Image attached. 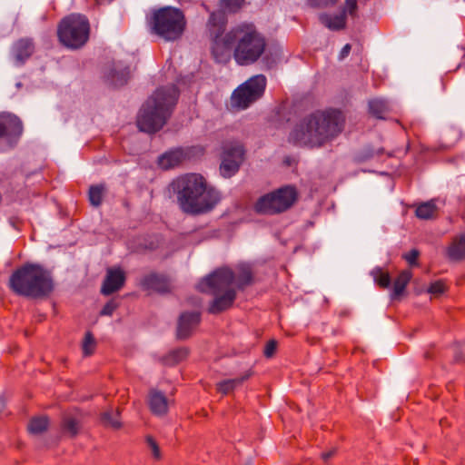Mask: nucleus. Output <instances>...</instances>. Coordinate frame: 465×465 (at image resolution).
Here are the masks:
<instances>
[{
	"label": "nucleus",
	"instance_id": "1",
	"mask_svg": "<svg viewBox=\"0 0 465 465\" xmlns=\"http://www.w3.org/2000/svg\"><path fill=\"white\" fill-rule=\"evenodd\" d=\"M252 272L249 264L241 263L237 267V276L228 268H221L203 279L197 285L200 292H209L214 296L209 312L219 313L230 308L236 297L233 287L235 282L238 289H242L252 283Z\"/></svg>",
	"mask_w": 465,
	"mask_h": 465
},
{
	"label": "nucleus",
	"instance_id": "2",
	"mask_svg": "<svg viewBox=\"0 0 465 465\" xmlns=\"http://www.w3.org/2000/svg\"><path fill=\"white\" fill-rule=\"evenodd\" d=\"M342 123L340 112L313 113L295 125L289 142L298 146L320 147L341 132Z\"/></svg>",
	"mask_w": 465,
	"mask_h": 465
},
{
	"label": "nucleus",
	"instance_id": "3",
	"mask_svg": "<svg viewBox=\"0 0 465 465\" xmlns=\"http://www.w3.org/2000/svg\"><path fill=\"white\" fill-rule=\"evenodd\" d=\"M170 188L176 194L181 209L187 213H207L220 201L219 192L207 187L204 178L197 173L178 177Z\"/></svg>",
	"mask_w": 465,
	"mask_h": 465
},
{
	"label": "nucleus",
	"instance_id": "4",
	"mask_svg": "<svg viewBox=\"0 0 465 465\" xmlns=\"http://www.w3.org/2000/svg\"><path fill=\"white\" fill-rule=\"evenodd\" d=\"M226 47L233 49V58L239 65L257 62L265 52L266 40L252 23L233 26L223 37Z\"/></svg>",
	"mask_w": 465,
	"mask_h": 465
},
{
	"label": "nucleus",
	"instance_id": "5",
	"mask_svg": "<svg viewBox=\"0 0 465 465\" xmlns=\"http://www.w3.org/2000/svg\"><path fill=\"white\" fill-rule=\"evenodd\" d=\"M178 95V90L173 84L157 89L139 112L138 128L145 133H155L162 129L172 114Z\"/></svg>",
	"mask_w": 465,
	"mask_h": 465
},
{
	"label": "nucleus",
	"instance_id": "6",
	"mask_svg": "<svg viewBox=\"0 0 465 465\" xmlns=\"http://www.w3.org/2000/svg\"><path fill=\"white\" fill-rule=\"evenodd\" d=\"M9 286L18 295L30 298H44L54 290L51 272L37 264H25L10 277Z\"/></svg>",
	"mask_w": 465,
	"mask_h": 465
},
{
	"label": "nucleus",
	"instance_id": "7",
	"mask_svg": "<svg viewBox=\"0 0 465 465\" xmlns=\"http://www.w3.org/2000/svg\"><path fill=\"white\" fill-rule=\"evenodd\" d=\"M186 27V19L179 8L165 6L155 10L152 16V29L165 41L181 38Z\"/></svg>",
	"mask_w": 465,
	"mask_h": 465
},
{
	"label": "nucleus",
	"instance_id": "8",
	"mask_svg": "<svg viewBox=\"0 0 465 465\" xmlns=\"http://www.w3.org/2000/svg\"><path fill=\"white\" fill-rule=\"evenodd\" d=\"M88 20L81 15H71L64 18L58 26L60 42L68 48L82 47L89 37Z\"/></svg>",
	"mask_w": 465,
	"mask_h": 465
},
{
	"label": "nucleus",
	"instance_id": "9",
	"mask_svg": "<svg viewBox=\"0 0 465 465\" xmlns=\"http://www.w3.org/2000/svg\"><path fill=\"white\" fill-rule=\"evenodd\" d=\"M296 200L294 188L286 186L258 199L255 210L259 213L275 214L289 209Z\"/></svg>",
	"mask_w": 465,
	"mask_h": 465
},
{
	"label": "nucleus",
	"instance_id": "10",
	"mask_svg": "<svg viewBox=\"0 0 465 465\" xmlns=\"http://www.w3.org/2000/svg\"><path fill=\"white\" fill-rule=\"evenodd\" d=\"M266 87V77L257 74L241 84L232 94L231 104L237 109H246L261 98Z\"/></svg>",
	"mask_w": 465,
	"mask_h": 465
},
{
	"label": "nucleus",
	"instance_id": "11",
	"mask_svg": "<svg viewBox=\"0 0 465 465\" xmlns=\"http://www.w3.org/2000/svg\"><path fill=\"white\" fill-rule=\"evenodd\" d=\"M243 155L244 150L241 143L233 141L225 143L221 156V175L224 178L233 176L243 162Z\"/></svg>",
	"mask_w": 465,
	"mask_h": 465
},
{
	"label": "nucleus",
	"instance_id": "12",
	"mask_svg": "<svg viewBox=\"0 0 465 465\" xmlns=\"http://www.w3.org/2000/svg\"><path fill=\"white\" fill-rule=\"evenodd\" d=\"M23 132L22 123L18 117L10 114H0V138L12 146Z\"/></svg>",
	"mask_w": 465,
	"mask_h": 465
},
{
	"label": "nucleus",
	"instance_id": "13",
	"mask_svg": "<svg viewBox=\"0 0 465 465\" xmlns=\"http://www.w3.org/2000/svg\"><path fill=\"white\" fill-rule=\"evenodd\" d=\"M130 77L129 67L122 61L114 62L104 74L106 81L114 86L125 84Z\"/></svg>",
	"mask_w": 465,
	"mask_h": 465
},
{
	"label": "nucleus",
	"instance_id": "14",
	"mask_svg": "<svg viewBox=\"0 0 465 465\" xmlns=\"http://www.w3.org/2000/svg\"><path fill=\"white\" fill-rule=\"evenodd\" d=\"M35 45L31 39L22 38L14 43L11 54L16 65H22L34 53Z\"/></svg>",
	"mask_w": 465,
	"mask_h": 465
},
{
	"label": "nucleus",
	"instance_id": "15",
	"mask_svg": "<svg viewBox=\"0 0 465 465\" xmlns=\"http://www.w3.org/2000/svg\"><path fill=\"white\" fill-rule=\"evenodd\" d=\"M125 276L120 269H108L102 285L101 292L104 295H110L120 290L124 283Z\"/></svg>",
	"mask_w": 465,
	"mask_h": 465
},
{
	"label": "nucleus",
	"instance_id": "16",
	"mask_svg": "<svg viewBox=\"0 0 465 465\" xmlns=\"http://www.w3.org/2000/svg\"><path fill=\"white\" fill-rule=\"evenodd\" d=\"M199 322L200 313L197 312H184L181 314L177 327L178 339L183 340L188 338Z\"/></svg>",
	"mask_w": 465,
	"mask_h": 465
},
{
	"label": "nucleus",
	"instance_id": "17",
	"mask_svg": "<svg viewBox=\"0 0 465 465\" xmlns=\"http://www.w3.org/2000/svg\"><path fill=\"white\" fill-rule=\"evenodd\" d=\"M187 157L188 153L186 151L182 148H177L161 155L158 163L163 169H170L182 163Z\"/></svg>",
	"mask_w": 465,
	"mask_h": 465
},
{
	"label": "nucleus",
	"instance_id": "18",
	"mask_svg": "<svg viewBox=\"0 0 465 465\" xmlns=\"http://www.w3.org/2000/svg\"><path fill=\"white\" fill-rule=\"evenodd\" d=\"M148 402L153 414L163 416L167 413L169 401L162 391L152 389L149 392Z\"/></svg>",
	"mask_w": 465,
	"mask_h": 465
},
{
	"label": "nucleus",
	"instance_id": "19",
	"mask_svg": "<svg viewBox=\"0 0 465 465\" xmlns=\"http://www.w3.org/2000/svg\"><path fill=\"white\" fill-rule=\"evenodd\" d=\"M319 20L324 26L334 31L344 28L346 25L345 12L335 15L323 13L319 15Z\"/></svg>",
	"mask_w": 465,
	"mask_h": 465
},
{
	"label": "nucleus",
	"instance_id": "20",
	"mask_svg": "<svg viewBox=\"0 0 465 465\" xmlns=\"http://www.w3.org/2000/svg\"><path fill=\"white\" fill-rule=\"evenodd\" d=\"M448 257L452 261L465 258V234L456 237L448 249Z\"/></svg>",
	"mask_w": 465,
	"mask_h": 465
},
{
	"label": "nucleus",
	"instance_id": "21",
	"mask_svg": "<svg viewBox=\"0 0 465 465\" xmlns=\"http://www.w3.org/2000/svg\"><path fill=\"white\" fill-rule=\"evenodd\" d=\"M390 110V104L384 99L374 98L369 101V112L376 118L383 119Z\"/></svg>",
	"mask_w": 465,
	"mask_h": 465
},
{
	"label": "nucleus",
	"instance_id": "22",
	"mask_svg": "<svg viewBox=\"0 0 465 465\" xmlns=\"http://www.w3.org/2000/svg\"><path fill=\"white\" fill-rule=\"evenodd\" d=\"M252 376V372L249 371L239 378L230 379L222 381L217 384V390L223 394H228L235 387L241 385L244 381L248 380Z\"/></svg>",
	"mask_w": 465,
	"mask_h": 465
},
{
	"label": "nucleus",
	"instance_id": "23",
	"mask_svg": "<svg viewBox=\"0 0 465 465\" xmlns=\"http://www.w3.org/2000/svg\"><path fill=\"white\" fill-rule=\"evenodd\" d=\"M49 420L46 416H37L30 420L27 430L32 434H42L47 430Z\"/></svg>",
	"mask_w": 465,
	"mask_h": 465
},
{
	"label": "nucleus",
	"instance_id": "24",
	"mask_svg": "<svg viewBox=\"0 0 465 465\" xmlns=\"http://www.w3.org/2000/svg\"><path fill=\"white\" fill-rule=\"evenodd\" d=\"M411 279V272L410 271H403L400 273L398 278L394 282L392 299L399 297L403 293L407 284Z\"/></svg>",
	"mask_w": 465,
	"mask_h": 465
},
{
	"label": "nucleus",
	"instance_id": "25",
	"mask_svg": "<svg viewBox=\"0 0 465 465\" xmlns=\"http://www.w3.org/2000/svg\"><path fill=\"white\" fill-rule=\"evenodd\" d=\"M437 213V206L434 200L420 204L416 209V215L420 219H432Z\"/></svg>",
	"mask_w": 465,
	"mask_h": 465
},
{
	"label": "nucleus",
	"instance_id": "26",
	"mask_svg": "<svg viewBox=\"0 0 465 465\" xmlns=\"http://www.w3.org/2000/svg\"><path fill=\"white\" fill-rule=\"evenodd\" d=\"M63 426L65 432L72 435L85 433L84 426L80 420L71 416L65 417L64 419Z\"/></svg>",
	"mask_w": 465,
	"mask_h": 465
},
{
	"label": "nucleus",
	"instance_id": "27",
	"mask_svg": "<svg viewBox=\"0 0 465 465\" xmlns=\"http://www.w3.org/2000/svg\"><path fill=\"white\" fill-rule=\"evenodd\" d=\"M188 355V350L186 348H178L170 351L163 359V362L166 365H175L184 360Z\"/></svg>",
	"mask_w": 465,
	"mask_h": 465
},
{
	"label": "nucleus",
	"instance_id": "28",
	"mask_svg": "<svg viewBox=\"0 0 465 465\" xmlns=\"http://www.w3.org/2000/svg\"><path fill=\"white\" fill-rule=\"evenodd\" d=\"M118 414H119L118 411H113V410L106 411L101 414V418H100L101 422L105 427H110V428H114V429L118 428L121 425L120 421L117 419Z\"/></svg>",
	"mask_w": 465,
	"mask_h": 465
},
{
	"label": "nucleus",
	"instance_id": "29",
	"mask_svg": "<svg viewBox=\"0 0 465 465\" xmlns=\"http://www.w3.org/2000/svg\"><path fill=\"white\" fill-rule=\"evenodd\" d=\"M104 185H93L89 189V201L93 206H99L102 203L104 193Z\"/></svg>",
	"mask_w": 465,
	"mask_h": 465
},
{
	"label": "nucleus",
	"instance_id": "30",
	"mask_svg": "<svg viewBox=\"0 0 465 465\" xmlns=\"http://www.w3.org/2000/svg\"><path fill=\"white\" fill-rule=\"evenodd\" d=\"M225 13L226 12H223V9H221L220 11L212 13L210 15L209 24L213 26H216L218 33L223 30L226 23Z\"/></svg>",
	"mask_w": 465,
	"mask_h": 465
},
{
	"label": "nucleus",
	"instance_id": "31",
	"mask_svg": "<svg viewBox=\"0 0 465 465\" xmlns=\"http://www.w3.org/2000/svg\"><path fill=\"white\" fill-rule=\"evenodd\" d=\"M243 5V0H221L220 7L226 13H236Z\"/></svg>",
	"mask_w": 465,
	"mask_h": 465
},
{
	"label": "nucleus",
	"instance_id": "32",
	"mask_svg": "<svg viewBox=\"0 0 465 465\" xmlns=\"http://www.w3.org/2000/svg\"><path fill=\"white\" fill-rule=\"evenodd\" d=\"M372 276L374 281L381 287L387 288L391 284V278L387 272H382L381 269H375L372 271Z\"/></svg>",
	"mask_w": 465,
	"mask_h": 465
},
{
	"label": "nucleus",
	"instance_id": "33",
	"mask_svg": "<svg viewBox=\"0 0 465 465\" xmlns=\"http://www.w3.org/2000/svg\"><path fill=\"white\" fill-rule=\"evenodd\" d=\"M162 278L156 274H150L143 279V285H145L149 289L156 290V291H163L161 287Z\"/></svg>",
	"mask_w": 465,
	"mask_h": 465
},
{
	"label": "nucleus",
	"instance_id": "34",
	"mask_svg": "<svg viewBox=\"0 0 465 465\" xmlns=\"http://www.w3.org/2000/svg\"><path fill=\"white\" fill-rule=\"evenodd\" d=\"M95 349V340L91 332L85 334L83 341V352L85 356L91 355Z\"/></svg>",
	"mask_w": 465,
	"mask_h": 465
},
{
	"label": "nucleus",
	"instance_id": "35",
	"mask_svg": "<svg viewBox=\"0 0 465 465\" xmlns=\"http://www.w3.org/2000/svg\"><path fill=\"white\" fill-rule=\"evenodd\" d=\"M147 447L150 449L153 457L159 460L162 459V453L160 450L159 443L156 441L155 438H146Z\"/></svg>",
	"mask_w": 465,
	"mask_h": 465
},
{
	"label": "nucleus",
	"instance_id": "36",
	"mask_svg": "<svg viewBox=\"0 0 465 465\" xmlns=\"http://www.w3.org/2000/svg\"><path fill=\"white\" fill-rule=\"evenodd\" d=\"M428 292L433 296H439L445 292V285L442 282H435L430 284Z\"/></svg>",
	"mask_w": 465,
	"mask_h": 465
},
{
	"label": "nucleus",
	"instance_id": "37",
	"mask_svg": "<svg viewBox=\"0 0 465 465\" xmlns=\"http://www.w3.org/2000/svg\"><path fill=\"white\" fill-rule=\"evenodd\" d=\"M339 0H308L310 5L319 8L334 5Z\"/></svg>",
	"mask_w": 465,
	"mask_h": 465
},
{
	"label": "nucleus",
	"instance_id": "38",
	"mask_svg": "<svg viewBox=\"0 0 465 465\" xmlns=\"http://www.w3.org/2000/svg\"><path fill=\"white\" fill-rule=\"evenodd\" d=\"M357 8V0H345V5L343 6L342 12H345V16L347 15V13L350 15H354Z\"/></svg>",
	"mask_w": 465,
	"mask_h": 465
},
{
	"label": "nucleus",
	"instance_id": "39",
	"mask_svg": "<svg viewBox=\"0 0 465 465\" xmlns=\"http://www.w3.org/2000/svg\"><path fill=\"white\" fill-rule=\"evenodd\" d=\"M277 349V341L275 340H271L267 342L264 348V355L267 358H271L273 356L274 352Z\"/></svg>",
	"mask_w": 465,
	"mask_h": 465
},
{
	"label": "nucleus",
	"instance_id": "40",
	"mask_svg": "<svg viewBox=\"0 0 465 465\" xmlns=\"http://www.w3.org/2000/svg\"><path fill=\"white\" fill-rule=\"evenodd\" d=\"M420 255V252L416 249H412L410 252L405 253L403 258L411 264H416V261Z\"/></svg>",
	"mask_w": 465,
	"mask_h": 465
},
{
	"label": "nucleus",
	"instance_id": "41",
	"mask_svg": "<svg viewBox=\"0 0 465 465\" xmlns=\"http://www.w3.org/2000/svg\"><path fill=\"white\" fill-rule=\"evenodd\" d=\"M116 306L114 302H107L103 310L101 311V314L102 315H112V313L114 312V311L115 310Z\"/></svg>",
	"mask_w": 465,
	"mask_h": 465
},
{
	"label": "nucleus",
	"instance_id": "42",
	"mask_svg": "<svg viewBox=\"0 0 465 465\" xmlns=\"http://www.w3.org/2000/svg\"><path fill=\"white\" fill-rule=\"evenodd\" d=\"M351 46L350 44H346L341 51V54H340V59H343L345 58L346 56H348V54H350L351 52Z\"/></svg>",
	"mask_w": 465,
	"mask_h": 465
},
{
	"label": "nucleus",
	"instance_id": "43",
	"mask_svg": "<svg viewBox=\"0 0 465 465\" xmlns=\"http://www.w3.org/2000/svg\"><path fill=\"white\" fill-rule=\"evenodd\" d=\"M335 453H336V449L333 448L328 451L322 452V458L323 460L327 461L329 459L333 457L335 455Z\"/></svg>",
	"mask_w": 465,
	"mask_h": 465
},
{
	"label": "nucleus",
	"instance_id": "44",
	"mask_svg": "<svg viewBox=\"0 0 465 465\" xmlns=\"http://www.w3.org/2000/svg\"><path fill=\"white\" fill-rule=\"evenodd\" d=\"M5 409V401L4 400L0 399V414L3 412Z\"/></svg>",
	"mask_w": 465,
	"mask_h": 465
},
{
	"label": "nucleus",
	"instance_id": "45",
	"mask_svg": "<svg viewBox=\"0 0 465 465\" xmlns=\"http://www.w3.org/2000/svg\"><path fill=\"white\" fill-rule=\"evenodd\" d=\"M112 0H95V2L97 4H103V3H106V2H111Z\"/></svg>",
	"mask_w": 465,
	"mask_h": 465
},
{
	"label": "nucleus",
	"instance_id": "46",
	"mask_svg": "<svg viewBox=\"0 0 465 465\" xmlns=\"http://www.w3.org/2000/svg\"><path fill=\"white\" fill-rule=\"evenodd\" d=\"M456 361H460V356H456Z\"/></svg>",
	"mask_w": 465,
	"mask_h": 465
}]
</instances>
